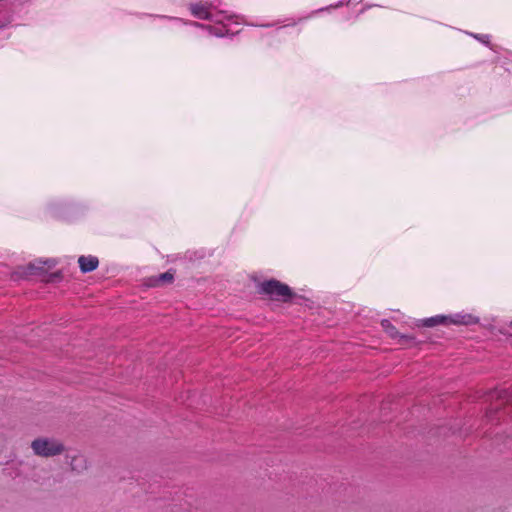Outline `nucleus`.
<instances>
[{
	"mask_svg": "<svg viewBox=\"0 0 512 512\" xmlns=\"http://www.w3.org/2000/svg\"><path fill=\"white\" fill-rule=\"evenodd\" d=\"M259 291L268 295L271 299L283 302L288 301L293 296L288 285L274 279L261 283Z\"/></svg>",
	"mask_w": 512,
	"mask_h": 512,
	"instance_id": "nucleus-1",
	"label": "nucleus"
},
{
	"mask_svg": "<svg viewBox=\"0 0 512 512\" xmlns=\"http://www.w3.org/2000/svg\"><path fill=\"white\" fill-rule=\"evenodd\" d=\"M33 452L41 457H52L61 454L64 446L61 442L50 438H37L31 443Z\"/></svg>",
	"mask_w": 512,
	"mask_h": 512,
	"instance_id": "nucleus-2",
	"label": "nucleus"
},
{
	"mask_svg": "<svg viewBox=\"0 0 512 512\" xmlns=\"http://www.w3.org/2000/svg\"><path fill=\"white\" fill-rule=\"evenodd\" d=\"M190 11L192 15L198 19L210 20L213 18L210 12V6L208 5L200 3L191 4Z\"/></svg>",
	"mask_w": 512,
	"mask_h": 512,
	"instance_id": "nucleus-3",
	"label": "nucleus"
},
{
	"mask_svg": "<svg viewBox=\"0 0 512 512\" xmlns=\"http://www.w3.org/2000/svg\"><path fill=\"white\" fill-rule=\"evenodd\" d=\"M80 270L83 273L94 271L99 264L98 258L95 256H80L78 259Z\"/></svg>",
	"mask_w": 512,
	"mask_h": 512,
	"instance_id": "nucleus-4",
	"label": "nucleus"
},
{
	"mask_svg": "<svg viewBox=\"0 0 512 512\" xmlns=\"http://www.w3.org/2000/svg\"><path fill=\"white\" fill-rule=\"evenodd\" d=\"M450 323L457 325H472L478 323L479 319L471 314L458 313L452 317H448Z\"/></svg>",
	"mask_w": 512,
	"mask_h": 512,
	"instance_id": "nucleus-5",
	"label": "nucleus"
},
{
	"mask_svg": "<svg viewBox=\"0 0 512 512\" xmlns=\"http://www.w3.org/2000/svg\"><path fill=\"white\" fill-rule=\"evenodd\" d=\"M193 25L205 28V29H207L209 34L217 36V37H223L228 32V30L225 29V26H221V27H214V26H211V25L204 26V25H200L198 23H193Z\"/></svg>",
	"mask_w": 512,
	"mask_h": 512,
	"instance_id": "nucleus-6",
	"label": "nucleus"
},
{
	"mask_svg": "<svg viewBox=\"0 0 512 512\" xmlns=\"http://www.w3.org/2000/svg\"><path fill=\"white\" fill-rule=\"evenodd\" d=\"M448 321H449L448 317L438 315V316L430 317V318L423 320V325L426 327H434L439 324H445Z\"/></svg>",
	"mask_w": 512,
	"mask_h": 512,
	"instance_id": "nucleus-7",
	"label": "nucleus"
},
{
	"mask_svg": "<svg viewBox=\"0 0 512 512\" xmlns=\"http://www.w3.org/2000/svg\"><path fill=\"white\" fill-rule=\"evenodd\" d=\"M70 464L72 469L76 471H80L86 467V461L82 455L72 457Z\"/></svg>",
	"mask_w": 512,
	"mask_h": 512,
	"instance_id": "nucleus-8",
	"label": "nucleus"
},
{
	"mask_svg": "<svg viewBox=\"0 0 512 512\" xmlns=\"http://www.w3.org/2000/svg\"><path fill=\"white\" fill-rule=\"evenodd\" d=\"M381 326L383 327V329L391 336V337H396L397 335V331H396V328L391 324V322L389 320H382L381 322Z\"/></svg>",
	"mask_w": 512,
	"mask_h": 512,
	"instance_id": "nucleus-9",
	"label": "nucleus"
},
{
	"mask_svg": "<svg viewBox=\"0 0 512 512\" xmlns=\"http://www.w3.org/2000/svg\"><path fill=\"white\" fill-rule=\"evenodd\" d=\"M172 280H173V274L170 272H165V273L160 274L155 279V285H158L159 283H163V282H171Z\"/></svg>",
	"mask_w": 512,
	"mask_h": 512,
	"instance_id": "nucleus-10",
	"label": "nucleus"
},
{
	"mask_svg": "<svg viewBox=\"0 0 512 512\" xmlns=\"http://www.w3.org/2000/svg\"><path fill=\"white\" fill-rule=\"evenodd\" d=\"M485 39H488L487 35L482 36L480 40L483 41V42H486L487 40H485Z\"/></svg>",
	"mask_w": 512,
	"mask_h": 512,
	"instance_id": "nucleus-11",
	"label": "nucleus"
},
{
	"mask_svg": "<svg viewBox=\"0 0 512 512\" xmlns=\"http://www.w3.org/2000/svg\"><path fill=\"white\" fill-rule=\"evenodd\" d=\"M511 325H512V320H511Z\"/></svg>",
	"mask_w": 512,
	"mask_h": 512,
	"instance_id": "nucleus-12",
	"label": "nucleus"
}]
</instances>
